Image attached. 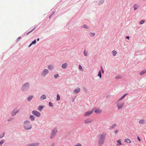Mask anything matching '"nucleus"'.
I'll list each match as a JSON object with an SVG mask.
<instances>
[{
	"mask_svg": "<svg viewBox=\"0 0 146 146\" xmlns=\"http://www.w3.org/2000/svg\"><path fill=\"white\" fill-rule=\"evenodd\" d=\"M106 134L104 133L99 135L98 137V144L99 146H101L104 141Z\"/></svg>",
	"mask_w": 146,
	"mask_h": 146,
	"instance_id": "1",
	"label": "nucleus"
},
{
	"mask_svg": "<svg viewBox=\"0 0 146 146\" xmlns=\"http://www.w3.org/2000/svg\"><path fill=\"white\" fill-rule=\"evenodd\" d=\"M30 122L29 121H26L24 122V127L25 129L28 130L32 128V125L30 124Z\"/></svg>",
	"mask_w": 146,
	"mask_h": 146,
	"instance_id": "2",
	"label": "nucleus"
},
{
	"mask_svg": "<svg viewBox=\"0 0 146 146\" xmlns=\"http://www.w3.org/2000/svg\"><path fill=\"white\" fill-rule=\"evenodd\" d=\"M57 132V129L56 128H54L52 130L50 136V138L51 139L53 138L55 136Z\"/></svg>",
	"mask_w": 146,
	"mask_h": 146,
	"instance_id": "3",
	"label": "nucleus"
},
{
	"mask_svg": "<svg viewBox=\"0 0 146 146\" xmlns=\"http://www.w3.org/2000/svg\"><path fill=\"white\" fill-rule=\"evenodd\" d=\"M29 87V84L28 83H26L24 84L22 86L21 89L23 91H25Z\"/></svg>",
	"mask_w": 146,
	"mask_h": 146,
	"instance_id": "4",
	"label": "nucleus"
},
{
	"mask_svg": "<svg viewBox=\"0 0 146 146\" xmlns=\"http://www.w3.org/2000/svg\"><path fill=\"white\" fill-rule=\"evenodd\" d=\"M48 70L47 69H44L42 70L41 75L43 77H45L48 74Z\"/></svg>",
	"mask_w": 146,
	"mask_h": 146,
	"instance_id": "5",
	"label": "nucleus"
},
{
	"mask_svg": "<svg viewBox=\"0 0 146 146\" xmlns=\"http://www.w3.org/2000/svg\"><path fill=\"white\" fill-rule=\"evenodd\" d=\"M124 103L123 102H119L117 104V106L118 109H121L124 106Z\"/></svg>",
	"mask_w": 146,
	"mask_h": 146,
	"instance_id": "6",
	"label": "nucleus"
},
{
	"mask_svg": "<svg viewBox=\"0 0 146 146\" xmlns=\"http://www.w3.org/2000/svg\"><path fill=\"white\" fill-rule=\"evenodd\" d=\"M32 113L35 115L36 117H39L40 115V113L37 111H32Z\"/></svg>",
	"mask_w": 146,
	"mask_h": 146,
	"instance_id": "7",
	"label": "nucleus"
},
{
	"mask_svg": "<svg viewBox=\"0 0 146 146\" xmlns=\"http://www.w3.org/2000/svg\"><path fill=\"white\" fill-rule=\"evenodd\" d=\"M19 109H15L11 113L12 115L13 116L15 115L17 113L19 112Z\"/></svg>",
	"mask_w": 146,
	"mask_h": 146,
	"instance_id": "8",
	"label": "nucleus"
},
{
	"mask_svg": "<svg viewBox=\"0 0 146 146\" xmlns=\"http://www.w3.org/2000/svg\"><path fill=\"white\" fill-rule=\"evenodd\" d=\"M93 110L88 111L85 113V114H84V116H88L92 114V113H93Z\"/></svg>",
	"mask_w": 146,
	"mask_h": 146,
	"instance_id": "9",
	"label": "nucleus"
},
{
	"mask_svg": "<svg viewBox=\"0 0 146 146\" xmlns=\"http://www.w3.org/2000/svg\"><path fill=\"white\" fill-rule=\"evenodd\" d=\"M80 89L79 88H77L75 89L74 91V94H76L79 93L80 91Z\"/></svg>",
	"mask_w": 146,
	"mask_h": 146,
	"instance_id": "10",
	"label": "nucleus"
},
{
	"mask_svg": "<svg viewBox=\"0 0 146 146\" xmlns=\"http://www.w3.org/2000/svg\"><path fill=\"white\" fill-rule=\"evenodd\" d=\"M92 121L90 119H87L84 120V123H91Z\"/></svg>",
	"mask_w": 146,
	"mask_h": 146,
	"instance_id": "11",
	"label": "nucleus"
},
{
	"mask_svg": "<svg viewBox=\"0 0 146 146\" xmlns=\"http://www.w3.org/2000/svg\"><path fill=\"white\" fill-rule=\"evenodd\" d=\"M117 143L116 144V146H119L122 145V143L121 142V141L120 139L118 140L117 141Z\"/></svg>",
	"mask_w": 146,
	"mask_h": 146,
	"instance_id": "12",
	"label": "nucleus"
},
{
	"mask_svg": "<svg viewBox=\"0 0 146 146\" xmlns=\"http://www.w3.org/2000/svg\"><path fill=\"white\" fill-rule=\"evenodd\" d=\"M94 111L96 113H100L102 111L100 109H96L94 110Z\"/></svg>",
	"mask_w": 146,
	"mask_h": 146,
	"instance_id": "13",
	"label": "nucleus"
},
{
	"mask_svg": "<svg viewBox=\"0 0 146 146\" xmlns=\"http://www.w3.org/2000/svg\"><path fill=\"white\" fill-rule=\"evenodd\" d=\"M39 145V143H35L31 144L29 145V146H37Z\"/></svg>",
	"mask_w": 146,
	"mask_h": 146,
	"instance_id": "14",
	"label": "nucleus"
},
{
	"mask_svg": "<svg viewBox=\"0 0 146 146\" xmlns=\"http://www.w3.org/2000/svg\"><path fill=\"white\" fill-rule=\"evenodd\" d=\"M145 123V120L144 119H141L139 121V123L141 124H143Z\"/></svg>",
	"mask_w": 146,
	"mask_h": 146,
	"instance_id": "15",
	"label": "nucleus"
},
{
	"mask_svg": "<svg viewBox=\"0 0 146 146\" xmlns=\"http://www.w3.org/2000/svg\"><path fill=\"white\" fill-rule=\"evenodd\" d=\"M67 64V63H65L62 64V67L63 68H66Z\"/></svg>",
	"mask_w": 146,
	"mask_h": 146,
	"instance_id": "16",
	"label": "nucleus"
},
{
	"mask_svg": "<svg viewBox=\"0 0 146 146\" xmlns=\"http://www.w3.org/2000/svg\"><path fill=\"white\" fill-rule=\"evenodd\" d=\"M124 142H127L129 143H131V141L130 140L128 139H126L124 140Z\"/></svg>",
	"mask_w": 146,
	"mask_h": 146,
	"instance_id": "17",
	"label": "nucleus"
},
{
	"mask_svg": "<svg viewBox=\"0 0 146 146\" xmlns=\"http://www.w3.org/2000/svg\"><path fill=\"white\" fill-rule=\"evenodd\" d=\"M146 72V70H144L140 73V75H142Z\"/></svg>",
	"mask_w": 146,
	"mask_h": 146,
	"instance_id": "18",
	"label": "nucleus"
},
{
	"mask_svg": "<svg viewBox=\"0 0 146 146\" xmlns=\"http://www.w3.org/2000/svg\"><path fill=\"white\" fill-rule=\"evenodd\" d=\"M40 98L41 100L45 99L46 98V97L45 95H43L41 96Z\"/></svg>",
	"mask_w": 146,
	"mask_h": 146,
	"instance_id": "19",
	"label": "nucleus"
},
{
	"mask_svg": "<svg viewBox=\"0 0 146 146\" xmlns=\"http://www.w3.org/2000/svg\"><path fill=\"white\" fill-rule=\"evenodd\" d=\"M53 68L52 65H49L48 66V68L50 70H52Z\"/></svg>",
	"mask_w": 146,
	"mask_h": 146,
	"instance_id": "20",
	"label": "nucleus"
},
{
	"mask_svg": "<svg viewBox=\"0 0 146 146\" xmlns=\"http://www.w3.org/2000/svg\"><path fill=\"white\" fill-rule=\"evenodd\" d=\"M36 42V40H34L30 44L29 46V47H30L32 44H35Z\"/></svg>",
	"mask_w": 146,
	"mask_h": 146,
	"instance_id": "21",
	"label": "nucleus"
},
{
	"mask_svg": "<svg viewBox=\"0 0 146 146\" xmlns=\"http://www.w3.org/2000/svg\"><path fill=\"white\" fill-rule=\"evenodd\" d=\"M29 118L32 121H34L35 120V117L33 115H31Z\"/></svg>",
	"mask_w": 146,
	"mask_h": 146,
	"instance_id": "22",
	"label": "nucleus"
},
{
	"mask_svg": "<svg viewBox=\"0 0 146 146\" xmlns=\"http://www.w3.org/2000/svg\"><path fill=\"white\" fill-rule=\"evenodd\" d=\"M43 107L41 106H39L38 108V110L40 111H41L43 108Z\"/></svg>",
	"mask_w": 146,
	"mask_h": 146,
	"instance_id": "23",
	"label": "nucleus"
},
{
	"mask_svg": "<svg viewBox=\"0 0 146 146\" xmlns=\"http://www.w3.org/2000/svg\"><path fill=\"white\" fill-rule=\"evenodd\" d=\"M33 96H31L29 97H28L27 98V100L28 101H30L33 98Z\"/></svg>",
	"mask_w": 146,
	"mask_h": 146,
	"instance_id": "24",
	"label": "nucleus"
},
{
	"mask_svg": "<svg viewBox=\"0 0 146 146\" xmlns=\"http://www.w3.org/2000/svg\"><path fill=\"white\" fill-rule=\"evenodd\" d=\"M112 53H113V55L114 56H115L117 54V52L114 50H113L112 51Z\"/></svg>",
	"mask_w": 146,
	"mask_h": 146,
	"instance_id": "25",
	"label": "nucleus"
},
{
	"mask_svg": "<svg viewBox=\"0 0 146 146\" xmlns=\"http://www.w3.org/2000/svg\"><path fill=\"white\" fill-rule=\"evenodd\" d=\"M138 7V6L137 4H135L133 6V8L134 10H136Z\"/></svg>",
	"mask_w": 146,
	"mask_h": 146,
	"instance_id": "26",
	"label": "nucleus"
},
{
	"mask_svg": "<svg viewBox=\"0 0 146 146\" xmlns=\"http://www.w3.org/2000/svg\"><path fill=\"white\" fill-rule=\"evenodd\" d=\"M98 76L100 77V78L102 77L101 73L100 71L98 73Z\"/></svg>",
	"mask_w": 146,
	"mask_h": 146,
	"instance_id": "27",
	"label": "nucleus"
},
{
	"mask_svg": "<svg viewBox=\"0 0 146 146\" xmlns=\"http://www.w3.org/2000/svg\"><path fill=\"white\" fill-rule=\"evenodd\" d=\"M60 96L57 94V98H56V100L57 101H58L60 100Z\"/></svg>",
	"mask_w": 146,
	"mask_h": 146,
	"instance_id": "28",
	"label": "nucleus"
},
{
	"mask_svg": "<svg viewBox=\"0 0 146 146\" xmlns=\"http://www.w3.org/2000/svg\"><path fill=\"white\" fill-rule=\"evenodd\" d=\"M116 124H114L111 127V129H113L114 127H115L116 126Z\"/></svg>",
	"mask_w": 146,
	"mask_h": 146,
	"instance_id": "29",
	"label": "nucleus"
},
{
	"mask_svg": "<svg viewBox=\"0 0 146 146\" xmlns=\"http://www.w3.org/2000/svg\"><path fill=\"white\" fill-rule=\"evenodd\" d=\"M90 35L92 37L94 36L95 34L94 33H90Z\"/></svg>",
	"mask_w": 146,
	"mask_h": 146,
	"instance_id": "30",
	"label": "nucleus"
},
{
	"mask_svg": "<svg viewBox=\"0 0 146 146\" xmlns=\"http://www.w3.org/2000/svg\"><path fill=\"white\" fill-rule=\"evenodd\" d=\"M125 97L123 96L121 97V98L120 99H119L118 101L117 102H119L120 101H121V100H122Z\"/></svg>",
	"mask_w": 146,
	"mask_h": 146,
	"instance_id": "31",
	"label": "nucleus"
},
{
	"mask_svg": "<svg viewBox=\"0 0 146 146\" xmlns=\"http://www.w3.org/2000/svg\"><path fill=\"white\" fill-rule=\"evenodd\" d=\"M84 54L85 56H86L87 55H88V52H85V51H84Z\"/></svg>",
	"mask_w": 146,
	"mask_h": 146,
	"instance_id": "32",
	"label": "nucleus"
},
{
	"mask_svg": "<svg viewBox=\"0 0 146 146\" xmlns=\"http://www.w3.org/2000/svg\"><path fill=\"white\" fill-rule=\"evenodd\" d=\"M145 21H144V20H142V21H141L140 22H139V23L140 24H143V23Z\"/></svg>",
	"mask_w": 146,
	"mask_h": 146,
	"instance_id": "33",
	"label": "nucleus"
},
{
	"mask_svg": "<svg viewBox=\"0 0 146 146\" xmlns=\"http://www.w3.org/2000/svg\"><path fill=\"white\" fill-rule=\"evenodd\" d=\"M59 75L58 74H55L54 75V76L55 78H56L58 77Z\"/></svg>",
	"mask_w": 146,
	"mask_h": 146,
	"instance_id": "34",
	"label": "nucleus"
},
{
	"mask_svg": "<svg viewBox=\"0 0 146 146\" xmlns=\"http://www.w3.org/2000/svg\"><path fill=\"white\" fill-rule=\"evenodd\" d=\"M74 146H82V145L80 143H78Z\"/></svg>",
	"mask_w": 146,
	"mask_h": 146,
	"instance_id": "35",
	"label": "nucleus"
},
{
	"mask_svg": "<svg viewBox=\"0 0 146 146\" xmlns=\"http://www.w3.org/2000/svg\"><path fill=\"white\" fill-rule=\"evenodd\" d=\"M104 2V0H102L100 2V4H102Z\"/></svg>",
	"mask_w": 146,
	"mask_h": 146,
	"instance_id": "36",
	"label": "nucleus"
},
{
	"mask_svg": "<svg viewBox=\"0 0 146 146\" xmlns=\"http://www.w3.org/2000/svg\"><path fill=\"white\" fill-rule=\"evenodd\" d=\"M49 104L50 106L52 107L53 106L52 104L50 102H49Z\"/></svg>",
	"mask_w": 146,
	"mask_h": 146,
	"instance_id": "37",
	"label": "nucleus"
},
{
	"mask_svg": "<svg viewBox=\"0 0 146 146\" xmlns=\"http://www.w3.org/2000/svg\"><path fill=\"white\" fill-rule=\"evenodd\" d=\"M4 141H0V145H2Z\"/></svg>",
	"mask_w": 146,
	"mask_h": 146,
	"instance_id": "38",
	"label": "nucleus"
},
{
	"mask_svg": "<svg viewBox=\"0 0 146 146\" xmlns=\"http://www.w3.org/2000/svg\"><path fill=\"white\" fill-rule=\"evenodd\" d=\"M79 68L80 70H82V66L80 65H79Z\"/></svg>",
	"mask_w": 146,
	"mask_h": 146,
	"instance_id": "39",
	"label": "nucleus"
},
{
	"mask_svg": "<svg viewBox=\"0 0 146 146\" xmlns=\"http://www.w3.org/2000/svg\"><path fill=\"white\" fill-rule=\"evenodd\" d=\"M34 30V29H32V30H31L29 32H28L27 34V35H28L29 33H31V32L33 30Z\"/></svg>",
	"mask_w": 146,
	"mask_h": 146,
	"instance_id": "40",
	"label": "nucleus"
},
{
	"mask_svg": "<svg viewBox=\"0 0 146 146\" xmlns=\"http://www.w3.org/2000/svg\"><path fill=\"white\" fill-rule=\"evenodd\" d=\"M101 70L102 71V72L103 73L104 72V70H103V69L102 67V66H101Z\"/></svg>",
	"mask_w": 146,
	"mask_h": 146,
	"instance_id": "41",
	"label": "nucleus"
},
{
	"mask_svg": "<svg viewBox=\"0 0 146 146\" xmlns=\"http://www.w3.org/2000/svg\"><path fill=\"white\" fill-rule=\"evenodd\" d=\"M137 139L139 141H141V139H140V138L138 136H137Z\"/></svg>",
	"mask_w": 146,
	"mask_h": 146,
	"instance_id": "42",
	"label": "nucleus"
},
{
	"mask_svg": "<svg viewBox=\"0 0 146 146\" xmlns=\"http://www.w3.org/2000/svg\"><path fill=\"white\" fill-rule=\"evenodd\" d=\"M83 27L84 28H87V26L86 25H84V26H83Z\"/></svg>",
	"mask_w": 146,
	"mask_h": 146,
	"instance_id": "43",
	"label": "nucleus"
},
{
	"mask_svg": "<svg viewBox=\"0 0 146 146\" xmlns=\"http://www.w3.org/2000/svg\"><path fill=\"white\" fill-rule=\"evenodd\" d=\"M4 133H3V135L0 136V137L1 138H2L3 137V136H4Z\"/></svg>",
	"mask_w": 146,
	"mask_h": 146,
	"instance_id": "44",
	"label": "nucleus"
},
{
	"mask_svg": "<svg viewBox=\"0 0 146 146\" xmlns=\"http://www.w3.org/2000/svg\"><path fill=\"white\" fill-rule=\"evenodd\" d=\"M118 130H115V134H116L117 133H118Z\"/></svg>",
	"mask_w": 146,
	"mask_h": 146,
	"instance_id": "45",
	"label": "nucleus"
},
{
	"mask_svg": "<svg viewBox=\"0 0 146 146\" xmlns=\"http://www.w3.org/2000/svg\"><path fill=\"white\" fill-rule=\"evenodd\" d=\"M126 38H127V39H129V36H127L126 37Z\"/></svg>",
	"mask_w": 146,
	"mask_h": 146,
	"instance_id": "46",
	"label": "nucleus"
},
{
	"mask_svg": "<svg viewBox=\"0 0 146 146\" xmlns=\"http://www.w3.org/2000/svg\"><path fill=\"white\" fill-rule=\"evenodd\" d=\"M127 95V94H125L124 95H123V96L125 97Z\"/></svg>",
	"mask_w": 146,
	"mask_h": 146,
	"instance_id": "47",
	"label": "nucleus"
},
{
	"mask_svg": "<svg viewBox=\"0 0 146 146\" xmlns=\"http://www.w3.org/2000/svg\"><path fill=\"white\" fill-rule=\"evenodd\" d=\"M39 38H38L37 39V41H39Z\"/></svg>",
	"mask_w": 146,
	"mask_h": 146,
	"instance_id": "48",
	"label": "nucleus"
}]
</instances>
